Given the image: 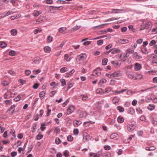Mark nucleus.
<instances>
[{
	"label": "nucleus",
	"instance_id": "nucleus-1",
	"mask_svg": "<svg viewBox=\"0 0 157 157\" xmlns=\"http://www.w3.org/2000/svg\"><path fill=\"white\" fill-rule=\"evenodd\" d=\"M86 54H81L77 56L76 59V61L77 62H78L79 64H80L81 63V61H83L86 59Z\"/></svg>",
	"mask_w": 157,
	"mask_h": 157
},
{
	"label": "nucleus",
	"instance_id": "nucleus-2",
	"mask_svg": "<svg viewBox=\"0 0 157 157\" xmlns=\"http://www.w3.org/2000/svg\"><path fill=\"white\" fill-rule=\"evenodd\" d=\"M113 77H116L117 76H120L122 75V74L120 71H117L114 72L112 73Z\"/></svg>",
	"mask_w": 157,
	"mask_h": 157
},
{
	"label": "nucleus",
	"instance_id": "nucleus-3",
	"mask_svg": "<svg viewBox=\"0 0 157 157\" xmlns=\"http://www.w3.org/2000/svg\"><path fill=\"white\" fill-rule=\"evenodd\" d=\"M74 110V107L72 106H69L67 110V114H70L72 113Z\"/></svg>",
	"mask_w": 157,
	"mask_h": 157
},
{
	"label": "nucleus",
	"instance_id": "nucleus-4",
	"mask_svg": "<svg viewBox=\"0 0 157 157\" xmlns=\"http://www.w3.org/2000/svg\"><path fill=\"white\" fill-rule=\"evenodd\" d=\"M135 126L134 124H129L127 125V128L129 131H132L135 128Z\"/></svg>",
	"mask_w": 157,
	"mask_h": 157
},
{
	"label": "nucleus",
	"instance_id": "nucleus-5",
	"mask_svg": "<svg viewBox=\"0 0 157 157\" xmlns=\"http://www.w3.org/2000/svg\"><path fill=\"white\" fill-rule=\"evenodd\" d=\"M141 68V66L140 64L136 63L135 64L134 69L136 71H138L140 70Z\"/></svg>",
	"mask_w": 157,
	"mask_h": 157
},
{
	"label": "nucleus",
	"instance_id": "nucleus-6",
	"mask_svg": "<svg viewBox=\"0 0 157 157\" xmlns=\"http://www.w3.org/2000/svg\"><path fill=\"white\" fill-rule=\"evenodd\" d=\"M111 63L115 67L117 66L120 65V64L119 63V62L118 60H115L114 61H111Z\"/></svg>",
	"mask_w": 157,
	"mask_h": 157
},
{
	"label": "nucleus",
	"instance_id": "nucleus-7",
	"mask_svg": "<svg viewBox=\"0 0 157 157\" xmlns=\"http://www.w3.org/2000/svg\"><path fill=\"white\" fill-rule=\"evenodd\" d=\"M81 124V122L80 121L75 120L73 121V124L75 127H78Z\"/></svg>",
	"mask_w": 157,
	"mask_h": 157
},
{
	"label": "nucleus",
	"instance_id": "nucleus-8",
	"mask_svg": "<svg viewBox=\"0 0 157 157\" xmlns=\"http://www.w3.org/2000/svg\"><path fill=\"white\" fill-rule=\"evenodd\" d=\"M90 140V136L87 134L85 136L83 137V140L84 142H86Z\"/></svg>",
	"mask_w": 157,
	"mask_h": 157
},
{
	"label": "nucleus",
	"instance_id": "nucleus-9",
	"mask_svg": "<svg viewBox=\"0 0 157 157\" xmlns=\"http://www.w3.org/2000/svg\"><path fill=\"white\" fill-rule=\"evenodd\" d=\"M101 73L100 71H98L97 70H94L93 73V75L94 76H100Z\"/></svg>",
	"mask_w": 157,
	"mask_h": 157
},
{
	"label": "nucleus",
	"instance_id": "nucleus-10",
	"mask_svg": "<svg viewBox=\"0 0 157 157\" xmlns=\"http://www.w3.org/2000/svg\"><path fill=\"white\" fill-rule=\"evenodd\" d=\"M81 27L80 25L76 26L73 27L71 29V32H75L80 29Z\"/></svg>",
	"mask_w": 157,
	"mask_h": 157
},
{
	"label": "nucleus",
	"instance_id": "nucleus-11",
	"mask_svg": "<svg viewBox=\"0 0 157 157\" xmlns=\"http://www.w3.org/2000/svg\"><path fill=\"white\" fill-rule=\"evenodd\" d=\"M129 42V40H128L126 39H120L118 41V42L119 43H121L122 44H124L125 43H127Z\"/></svg>",
	"mask_w": 157,
	"mask_h": 157
},
{
	"label": "nucleus",
	"instance_id": "nucleus-12",
	"mask_svg": "<svg viewBox=\"0 0 157 157\" xmlns=\"http://www.w3.org/2000/svg\"><path fill=\"white\" fill-rule=\"evenodd\" d=\"M117 121L119 123H122L124 121V118L121 116H119L117 118Z\"/></svg>",
	"mask_w": 157,
	"mask_h": 157
},
{
	"label": "nucleus",
	"instance_id": "nucleus-13",
	"mask_svg": "<svg viewBox=\"0 0 157 157\" xmlns=\"http://www.w3.org/2000/svg\"><path fill=\"white\" fill-rule=\"evenodd\" d=\"M0 47L2 48H4L6 47L7 44L4 41H2L0 42Z\"/></svg>",
	"mask_w": 157,
	"mask_h": 157
},
{
	"label": "nucleus",
	"instance_id": "nucleus-14",
	"mask_svg": "<svg viewBox=\"0 0 157 157\" xmlns=\"http://www.w3.org/2000/svg\"><path fill=\"white\" fill-rule=\"evenodd\" d=\"M143 78V75L140 74H136L135 76L134 79H140L142 78Z\"/></svg>",
	"mask_w": 157,
	"mask_h": 157
},
{
	"label": "nucleus",
	"instance_id": "nucleus-15",
	"mask_svg": "<svg viewBox=\"0 0 157 157\" xmlns=\"http://www.w3.org/2000/svg\"><path fill=\"white\" fill-rule=\"evenodd\" d=\"M133 57L136 59H139L142 58L141 56L138 55L136 52H135L133 54Z\"/></svg>",
	"mask_w": 157,
	"mask_h": 157
},
{
	"label": "nucleus",
	"instance_id": "nucleus-16",
	"mask_svg": "<svg viewBox=\"0 0 157 157\" xmlns=\"http://www.w3.org/2000/svg\"><path fill=\"white\" fill-rule=\"evenodd\" d=\"M128 113L132 115L135 113V111L132 108H130L128 110Z\"/></svg>",
	"mask_w": 157,
	"mask_h": 157
},
{
	"label": "nucleus",
	"instance_id": "nucleus-17",
	"mask_svg": "<svg viewBox=\"0 0 157 157\" xmlns=\"http://www.w3.org/2000/svg\"><path fill=\"white\" fill-rule=\"evenodd\" d=\"M80 97L83 101H85L88 98V97L86 95H81Z\"/></svg>",
	"mask_w": 157,
	"mask_h": 157
},
{
	"label": "nucleus",
	"instance_id": "nucleus-18",
	"mask_svg": "<svg viewBox=\"0 0 157 157\" xmlns=\"http://www.w3.org/2000/svg\"><path fill=\"white\" fill-rule=\"evenodd\" d=\"M87 115V113L85 111H82L80 113V116L81 117H85Z\"/></svg>",
	"mask_w": 157,
	"mask_h": 157
},
{
	"label": "nucleus",
	"instance_id": "nucleus-19",
	"mask_svg": "<svg viewBox=\"0 0 157 157\" xmlns=\"http://www.w3.org/2000/svg\"><path fill=\"white\" fill-rule=\"evenodd\" d=\"M66 29H67L66 27H61L59 29V32L60 33H62L64 32L66 30Z\"/></svg>",
	"mask_w": 157,
	"mask_h": 157
},
{
	"label": "nucleus",
	"instance_id": "nucleus-20",
	"mask_svg": "<svg viewBox=\"0 0 157 157\" xmlns=\"http://www.w3.org/2000/svg\"><path fill=\"white\" fill-rule=\"evenodd\" d=\"M40 60V58L39 57H36L34 58L33 59V61L34 63H36L37 62H39Z\"/></svg>",
	"mask_w": 157,
	"mask_h": 157
},
{
	"label": "nucleus",
	"instance_id": "nucleus-21",
	"mask_svg": "<svg viewBox=\"0 0 157 157\" xmlns=\"http://www.w3.org/2000/svg\"><path fill=\"white\" fill-rule=\"evenodd\" d=\"M11 33L13 36H15L17 34V31L16 29H13L11 31Z\"/></svg>",
	"mask_w": 157,
	"mask_h": 157
},
{
	"label": "nucleus",
	"instance_id": "nucleus-22",
	"mask_svg": "<svg viewBox=\"0 0 157 157\" xmlns=\"http://www.w3.org/2000/svg\"><path fill=\"white\" fill-rule=\"evenodd\" d=\"M155 149V147L154 146L151 147H147L146 148V150L147 151H153Z\"/></svg>",
	"mask_w": 157,
	"mask_h": 157
},
{
	"label": "nucleus",
	"instance_id": "nucleus-23",
	"mask_svg": "<svg viewBox=\"0 0 157 157\" xmlns=\"http://www.w3.org/2000/svg\"><path fill=\"white\" fill-rule=\"evenodd\" d=\"M44 51L46 52H50V48L48 46L45 47L44 48Z\"/></svg>",
	"mask_w": 157,
	"mask_h": 157
},
{
	"label": "nucleus",
	"instance_id": "nucleus-24",
	"mask_svg": "<svg viewBox=\"0 0 157 157\" xmlns=\"http://www.w3.org/2000/svg\"><path fill=\"white\" fill-rule=\"evenodd\" d=\"M128 28H129V29L131 30L133 32H135L136 29L133 28V26L132 25H130L128 26Z\"/></svg>",
	"mask_w": 157,
	"mask_h": 157
},
{
	"label": "nucleus",
	"instance_id": "nucleus-25",
	"mask_svg": "<svg viewBox=\"0 0 157 157\" xmlns=\"http://www.w3.org/2000/svg\"><path fill=\"white\" fill-rule=\"evenodd\" d=\"M141 52L145 54H147L148 53V52L145 48H143L141 49Z\"/></svg>",
	"mask_w": 157,
	"mask_h": 157
},
{
	"label": "nucleus",
	"instance_id": "nucleus-26",
	"mask_svg": "<svg viewBox=\"0 0 157 157\" xmlns=\"http://www.w3.org/2000/svg\"><path fill=\"white\" fill-rule=\"evenodd\" d=\"M67 71V68L64 67L61 68L60 71L61 73H64Z\"/></svg>",
	"mask_w": 157,
	"mask_h": 157
},
{
	"label": "nucleus",
	"instance_id": "nucleus-27",
	"mask_svg": "<svg viewBox=\"0 0 157 157\" xmlns=\"http://www.w3.org/2000/svg\"><path fill=\"white\" fill-rule=\"evenodd\" d=\"M118 136V134L116 133H113L110 136V138L111 139H113L117 137Z\"/></svg>",
	"mask_w": 157,
	"mask_h": 157
},
{
	"label": "nucleus",
	"instance_id": "nucleus-28",
	"mask_svg": "<svg viewBox=\"0 0 157 157\" xmlns=\"http://www.w3.org/2000/svg\"><path fill=\"white\" fill-rule=\"evenodd\" d=\"M117 109L121 112H123L124 111V108L120 106L117 107Z\"/></svg>",
	"mask_w": 157,
	"mask_h": 157
},
{
	"label": "nucleus",
	"instance_id": "nucleus-29",
	"mask_svg": "<svg viewBox=\"0 0 157 157\" xmlns=\"http://www.w3.org/2000/svg\"><path fill=\"white\" fill-rule=\"evenodd\" d=\"M45 92L44 91H41L39 94L40 97V98H44L45 96Z\"/></svg>",
	"mask_w": 157,
	"mask_h": 157
},
{
	"label": "nucleus",
	"instance_id": "nucleus-30",
	"mask_svg": "<svg viewBox=\"0 0 157 157\" xmlns=\"http://www.w3.org/2000/svg\"><path fill=\"white\" fill-rule=\"evenodd\" d=\"M151 25V22H147L145 24V28L147 29Z\"/></svg>",
	"mask_w": 157,
	"mask_h": 157
},
{
	"label": "nucleus",
	"instance_id": "nucleus-31",
	"mask_svg": "<svg viewBox=\"0 0 157 157\" xmlns=\"http://www.w3.org/2000/svg\"><path fill=\"white\" fill-rule=\"evenodd\" d=\"M155 105H152L151 104L149 105V107L148 108V109L150 110H153L155 108Z\"/></svg>",
	"mask_w": 157,
	"mask_h": 157
},
{
	"label": "nucleus",
	"instance_id": "nucleus-32",
	"mask_svg": "<svg viewBox=\"0 0 157 157\" xmlns=\"http://www.w3.org/2000/svg\"><path fill=\"white\" fill-rule=\"evenodd\" d=\"M9 54L10 56H14L16 54L15 52L13 50H11L9 52Z\"/></svg>",
	"mask_w": 157,
	"mask_h": 157
},
{
	"label": "nucleus",
	"instance_id": "nucleus-33",
	"mask_svg": "<svg viewBox=\"0 0 157 157\" xmlns=\"http://www.w3.org/2000/svg\"><path fill=\"white\" fill-rule=\"evenodd\" d=\"M40 14V13L36 10H35L33 13V16L35 17L38 16Z\"/></svg>",
	"mask_w": 157,
	"mask_h": 157
},
{
	"label": "nucleus",
	"instance_id": "nucleus-34",
	"mask_svg": "<svg viewBox=\"0 0 157 157\" xmlns=\"http://www.w3.org/2000/svg\"><path fill=\"white\" fill-rule=\"evenodd\" d=\"M128 77L131 79H134L135 76L132 74L128 73L127 74Z\"/></svg>",
	"mask_w": 157,
	"mask_h": 157
},
{
	"label": "nucleus",
	"instance_id": "nucleus-35",
	"mask_svg": "<svg viewBox=\"0 0 157 157\" xmlns=\"http://www.w3.org/2000/svg\"><path fill=\"white\" fill-rule=\"evenodd\" d=\"M107 24V23L103 24H101V25H99L95 26V27H93V29H95V28H98V27H100L101 28H102L103 27V26L106 25Z\"/></svg>",
	"mask_w": 157,
	"mask_h": 157
},
{
	"label": "nucleus",
	"instance_id": "nucleus-36",
	"mask_svg": "<svg viewBox=\"0 0 157 157\" xmlns=\"http://www.w3.org/2000/svg\"><path fill=\"white\" fill-rule=\"evenodd\" d=\"M103 90L102 89H98L96 90V92L100 94H102L103 93Z\"/></svg>",
	"mask_w": 157,
	"mask_h": 157
},
{
	"label": "nucleus",
	"instance_id": "nucleus-37",
	"mask_svg": "<svg viewBox=\"0 0 157 157\" xmlns=\"http://www.w3.org/2000/svg\"><path fill=\"white\" fill-rule=\"evenodd\" d=\"M108 62V59L107 58H105L102 60V63L103 65H106Z\"/></svg>",
	"mask_w": 157,
	"mask_h": 157
},
{
	"label": "nucleus",
	"instance_id": "nucleus-38",
	"mask_svg": "<svg viewBox=\"0 0 157 157\" xmlns=\"http://www.w3.org/2000/svg\"><path fill=\"white\" fill-rule=\"evenodd\" d=\"M21 98V97L19 95H18L17 97H15L14 100L15 101H17L20 100Z\"/></svg>",
	"mask_w": 157,
	"mask_h": 157
},
{
	"label": "nucleus",
	"instance_id": "nucleus-39",
	"mask_svg": "<svg viewBox=\"0 0 157 157\" xmlns=\"http://www.w3.org/2000/svg\"><path fill=\"white\" fill-rule=\"evenodd\" d=\"M43 137V136L41 134H39L36 136V139L37 140H40Z\"/></svg>",
	"mask_w": 157,
	"mask_h": 157
},
{
	"label": "nucleus",
	"instance_id": "nucleus-40",
	"mask_svg": "<svg viewBox=\"0 0 157 157\" xmlns=\"http://www.w3.org/2000/svg\"><path fill=\"white\" fill-rule=\"evenodd\" d=\"M60 81L62 83V86H63L66 85V81L64 79H60Z\"/></svg>",
	"mask_w": 157,
	"mask_h": 157
},
{
	"label": "nucleus",
	"instance_id": "nucleus-41",
	"mask_svg": "<svg viewBox=\"0 0 157 157\" xmlns=\"http://www.w3.org/2000/svg\"><path fill=\"white\" fill-rule=\"evenodd\" d=\"M55 142L56 144H58L61 143V141L59 138H56Z\"/></svg>",
	"mask_w": 157,
	"mask_h": 157
},
{
	"label": "nucleus",
	"instance_id": "nucleus-42",
	"mask_svg": "<svg viewBox=\"0 0 157 157\" xmlns=\"http://www.w3.org/2000/svg\"><path fill=\"white\" fill-rule=\"evenodd\" d=\"M75 72V70L74 69L71 70L70 72L69 73H67V75H68V76H66V77H68L69 76H71L74 72Z\"/></svg>",
	"mask_w": 157,
	"mask_h": 157
},
{
	"label": "nucleus",
	"instance_id": "nucleus-43",
	"mask_svg": "<svg viewBox=\"0 0 157 157\" xmlns=\"http://www.w3.org/2000/svg\"><path fill=\"white\" fill-rule=\"evenodd\" d=\"M64 59L67 61H69L70 60V58H68V54H65L64 57Z\"/></svg>",
	"mask_w": 157,
	"mask_h": 157
},
{
	"label": "nucleus",
	"instance_id": "nucleus-44",
	"mask_svg": "<svg viewBox=\"0 0 157 157\" xmlns=\"http://www.w3.org/2000/svg\"><path fill=\"white\" fill-rule=\"evenodd\" d=\"M119 18H114V17H112L111 18H110L109 19H108L106 20V21H113V20H115L119 19Z\"/></svg>",
	"mask_w": 157,
	"mask_h": 157
},
{
	"label": "nucleus",
	"instance_id": "nucleus-45",
	"mask_svg": "<svg viewBox=\"0 0 157 157\" xmlns=\"http://www.w3.org/2000/svg\"><path fill=\"white\" fill-rule=\"evenodd\" d=\"M52 37L51 36H49L47 38V41L48 42L50 43L52 40Z\"/></svg>",
	"mask_w": 157,
	"mask_h": 157
},
{
	"label": "nucleus",
	"instance_id": "nucleus-46",
	"mask_svg": "<svg viewBox=\"0 0 157 157\" xmlns=\"http://www.w3.org/2000/svg\"><path fill=\"white\" fill-rule=\"evenodd\" d=\"M105 157H110L111 156L109 152H106L104 154Z\"/></svg>",
	"mask_w": 157,
	"mask_h": 157
},
{
	"label": "nucleus",
	"instance_id": "nucleus-47",
	"mask_svg": "<svg viewBox=\"0 0 157 157\" xmlns=\"http://www.w3.org/2000/svg\"><path fill=\"white\" fill-rule=\"evenodd\" d=\"M15 109V106L14 105H12L10 107V108L9 109V110H12V109L13 110V111H12V113H11V114H12L14 112Z\"/></svg>",
	"mask_w": 157,
	"mask_h": 157
},
{
	"label": "nucleus",
	"instance_id": "nucleus-48",
	"mask_svg": "<svg viewBox=\"0 0 157 157\" xmlns=\"http://www.w3.org/2000/svg\"><path fill=\"white\" fill-rule=\"evenodd\" d=\"M67 140L69 141H72L73 140V137L69 135L67 137Z\"/></svg>",
	"mask_w": 157,
	"mask_h": 157
},
{
	"label": "nucleus",
	"instance_id": "nucleus-49",
	"mask_svg": "<svg viewBox=\"0 0 157 157\" xmlns=\"http://www.w3.org/2000/svg\"><path fill=\"white\" fill-rule=\"evenodd\" d=\"M121 50L120 49H117L113 50L112 52L113 54H117L118 52H120Z\"/></svg>",
	"mask_w": 157,
	"mask_h": 157
},
{
	"label": "nucleus",
	"instance_id": "nucleus-50",
	"mask_svg": "<svg viewBox=\"0 0 157 157\" xmlns=\"http://www.w3.org/2000/svg\"><path fill=\"white\" fill-rule=\"evenodd\" d=\"M127 28L126 27H124L121 28V30L122 32H125L127 30Z\"/></svg>",
	"mask_w": 157,
	"mask_h": 157
},
{
	"label": "nucleus",
	"instance_id": "nucleus-51",
	"mask_svg": "<svg viewBox=\"0 0 157 157\" xmlns=\"http://www.w3.org/2000/svg\"><path fill=\"white\" fill-rule=\"evenodd\" d=\"M63 155L65 157H67L69 155V152L67 151H65L64 152Z\"/></svg>",
	"mask_w": 157,
	"mask_h": 157
},
{
	"label": "nucleus",
	"instance_id": "nucleus-52",
	"mask_svg": "<svg viewBox=\"0 0 157 157\" xmlns=\"http://www.w3.org/2000/svg\"><path fill=\"white\" fill-rule=\"evenodd\" d=\"M39 86V84L38 83H36L33 86V88L35 89H36Z\"/></svg>",
	"mask_w": 157,
	"mask_h": 157
},
{
	"label": "nucleus",
	"instance_id": "nucleus-53",
	"mask_svg": "<svg viewBox=\"0 0 157 157\" xmlns=\"http://www.w3.org/2000/svg\"><path fill=\"white\" fill-rule=\"evenodd\" d=\"M17 155V152L15 151H13L11 153V155L12 157H14Z\"/></svg>",
	"mask_w": 157,
	"mask_h": 157
},
{
	"label": "nucleus",
	"instance_id": "nucleus-54",
	"mask_svg": "<svg viewBox=\"0 0 157 157\" xmlns=\"http://www.w3.org/2000/svg\"><path fill=\"white\" fill-rule=\"evenodd\" d=\"M2 85L4 86H6L9 84V83L7 81H4L2 83Z\"/></svg>",
	"mask_w": 157,
	"mask_h": 157
},
{
	"label": "nucleus",
	"instance_id": "nucleus-55",
	"mask_svg": "<svg viewBox=\"0 0 157 157\" xmlns=\"http://www.w3.org/2000/svg\"><path fill=\"white\" fill-rule=\"evenodd\" d=\"M103 40H99L97 41V44L98 45H101L103 43Z\"/></svg>",
	"mask_w": 157,
	"mask_h": 157
},
{
	"label": "nucleus",
	"instance_id": "nucleus-56",
	"mask_svg": "<svg viewBox=\"0 0 157 157\" xmlns=\"http://www.w3.org/2000/svg\"><path fill=\"white\" fill-rule=\"evenodd\" d=\"M19 82L20 83H21V85H23L24 84L26 83V82L25 80H23L22 79H20L19 80Z\"/></svg>",
	"mask_w": 157,
	"mask_h": 157
},
{
	"label": "nucleus",
	"instance_id": "nucleus-57",
	"mask_svg": "<svg viewBox=\"0 0 157 157\" xmlns=\"http://www.w3.org/2000/svg\"><path fill=\"white\" fill-rule=\"evenodd\" d=\"M25 148H22L21 147H19L18 149V151L19 153H21V151H24L25 150Z\"/></svg>",
	"mask_w": 157,
	"mask_h": 157
},
{
	"label": "nucleus",
	"instance_id": "nucleus-58",
	"mask_svg": "<svg viewBox=\"0 0 157 157\" xmlns=\"http://www.w3.org/2000/svg\"><path fill=\"white\" fill-rule=\"evenodd\" d=\"M45 125L44 123H42L41 126L40 127V128L42 131H43L45 128V127H44L45 126Z\"/></svg>",
	"mask_w": 157,
	"mask_h": 157
},
{
	"label": "nucleus",
	"instance_id": "nucleus-59",
	"mask_svg": "<svg viewBox=\"0 0 157 157\" xmlns=\"http://www.w3.org/2000/svg\"><path fill=\"white\" fill-rule=\"evenodd\" d=\"M155 41L154 40H152L149 43V45L150 46H152L155 44Z\"/></svg>",
	"mask_w": 157,
	"mask_h": 157
},
{
	"label": "nucleus",
	"instance_id": "nucleus-60",
	"mask_svg": "<svg viewBox=\"0 0 157 157\" xmlns=\"http://www.w3.org/2000/svg\"><path fill=\"white\" fill-rule=\"evenodd\" d=\"M73 132L74 134L75 135H77L78 133V130L77 129H75Z\"/></svg>",
	"mask_w": 157,
	"mask_h": 157
},
{
	"label": "nucleus",
	"instance_id": "nucleus-61",
	"mask_svg": "<svg viewBox=\"0 0 157 157\" xmlns=\"http://www.w3.org/2000/svg\"><path fill=\"white\" fill-rule=\"evenodd\" d=\"M41 31L40 29H36L34 30V33L35 34H36L38 33V32H40Z\"/></svg>",
	"mask_w": 157,
	"mask_h": 157
},
{
	"label": "nucleus",
	"instance_id": "nucleus-62",
	"mask_svg": "<svg viewBox=\"0 0 157 157\" xmlns=\"http://www.w3.org/2000/svg\"><path fill=\"white\" fill-rule=\"evenodd\" d=\"M40 72V71L39 70H34L33 71V73L34 74H36L39 73Z\"/></svg>",
	"mask_w": 157,
	"mask_h": 157
},
{
	"label": "nucleus",
	"instance_id": "nucleus-63",
	"mask_svg": "<svg viewBox=\"0 0 157 157\" xmlns=\"http://www.w3.org/2000/svg\"><path fill=\"white\" fill-rule=\"evenodd\" d=\"M69 102V100H67L65 102H64L62 104V106L63 107H64L67 105Z\"/></svg>",
	"mask_w": 157,
	"mask_h": 157
},
{
	"label": "nucleus",
	"instance_id": "nucleus-64",
	"mask_svg": "<svg viewBox=\"0 0 157 157\" xmlns=\"http://www.w3.org/2000/svg\"><path fill=\"white\" fill-rule=\"evenodd\" d=\"M31 71L29 70H26L25 71V73L27 75H29L30 74Z\"/></svg>",
	"mask_w": 157,
	"mask_h": 157
}]
</instances>
